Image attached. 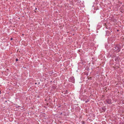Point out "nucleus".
<instances>
[{"mask_svg":"<svg viewBox=\"0 0 124 124\" xmlns=\"http://www.w3.org/2000/svg\"><path fill=\"white\" fill-rule=\"evenodd\" d=\"M65 93H64V94H67L68 93V91L67 90H66V91H65Z\"/></svg>","mask_w":124,"mask_h":124,"instance_id":"4","label":"nucleus"},{"mask_svg":"<svg viewBox=\"0 0 124 124\" xmlns=\"http://www.w3.org/2000/svg\"><path fill=\"white\" fill-rule=\"evenodd\" d=\"M69 80L71 82L73 83H75V79L73 77H71L69 79Z\"/></svg>","mask_w":124,"mask_h":124,"instance_id":"2","label":"nucleus"},{"mask_svg":"<svg viewBox=\"0 0 124 124\" xmlns=\"http://www.w3.org/2000/svg\"><path fill=\"white\" fill-rule=\"evenodd\" d=\"M106 33H109V34L108 35H109L110 34V32L109 31H106Z\"/></svg>","mask_w":124,"mask_h":124,"instance_id":"5","label":"nucleus"},{"mask_svg":"<svg viewBox=\"0 0 124 124\" xmlns=\"http://www.w3.org/2000/svg\"><path fill=\"white\" fill-rule=\"evenodd\" d=\"M62 114V113H61V114Z\"/></svg>","mask_w":124,"mask_h":124,"instance_id":"14","label":"nucleus"},{"mask_svg":"<svg viewBox=\"0 0 124 124\" xmlns=\"http://www.w3.org/2000/svg\"><path fill=\"white\" fill-rule=\"evenodd\" d=\"M35 84H37V83H35Z\"/></svg>","mask_w":124,"mask_h":124,"instance_id":"10","label":"nucleus"},{"mask_svg":"<svg viewBox=\"0 0 124 124\" xmlns=\"http://www.w3.org/2000/svg\"><path fill=\"white\" fill-rule=\"evenodd\" d=\"M113 49L114 50L118 52L120 50V49L118 45L115 46L114 47Z\"/></svg>","mask_w":124,"mask_h":124,"instance_id":"1","label":"nucleus"},{"mask_svg":"<svg viewBox=\"0 0 124 124\" xmlns=\"http://www.w3.org/2000/svg\"><path fill=\"white\" fill-rule=\"evenodd\" d=\"M18 59L17 58H16V61H18Z\"/></svg>","mask_w":124,"mask_h":124,"instance_id":"7","label":"nucleus"},{"mask_svg":"<svg viewBox=\"0 0 124 124\" xmlns=\"http://www.w3.org/2000/svg\"><path fill=\"white\" fill-rule=\"evenodd\" d=\"M106 101L108 104H110L111 103V99H108L106 100Z\"/></svg>","mask_w":124,"mask_h":124,"instance_id":"3","label":"nucleus"},{"mask_svg":"<svg viewBox=\"0 0 124 124\" xmlns=\"http://www.w3.org/2000/svg\"><path fill=\"white\" fill-rule=\"evenodd\" d=\"M82 124H85V123L84 122V121H82Z\"/></svg>","mask_w":124,"mask_h":124,"instance_id":"8","label":"nucleus"},{"mask_svg":"<svg viewBox=\"0 0 124 124\" xmlns=\"http://www.w3.org/2000/svg\"><path fill=\"white\" fill-rule=\"evenodd\" d=\"M37 8H35V10H37Z\"/></svg>","mask_w":124,"mask_h":124,"instance_id":"11","label":"nucleus"},{"mask_svg":"<svg viewBox=\"0 0 124 124\" xmlns=\"http://www.w3.org/2000/svg\"><path fill=\"white\" fill-rule=\"evenodd\" d=\"M117 31H118V30H117Z\"/></svg>","mask_w":124,"mask_h":124,"instance_id":"13","label":"nucleus"},{"mask_svg":"<svg viewBox=\"0 0 124 124\" xmlns=\"http://www.w3.org/2000/svg\"><path fill=\"white\" fill-rule=\"evenodd\" d=\"M1 93V91L0 90V94Z\"/></svg>","mask_w":124,"mask_h":124,"instance_id":"12","label":"nucleus"},{"mask_svg":"<svg viewBox=\"0 0 124 124\" xmlns=\"http://www.w3.org/2000/svg\"><path fill=\"white\" fill-rule=\"evenodd\" d=\"M13 39V38H11V40H12Z\"/></svg>","mask_w":124,"mask_h":124,"instance_id":"9","label":"nucleus"},{"mask_svg":"<svg viewBox=\"0 0 124 124\" xmlns=\"http://www.w3.org/2000/svg\"><path fill=\"white\" fill-rule=\"evenodd\" d=\"M88 101H85V103H87Z\"/></svg>","mask_w":124,"mask_h":124,"instance_id":"6","label":"nucleus"}]
</instances>
